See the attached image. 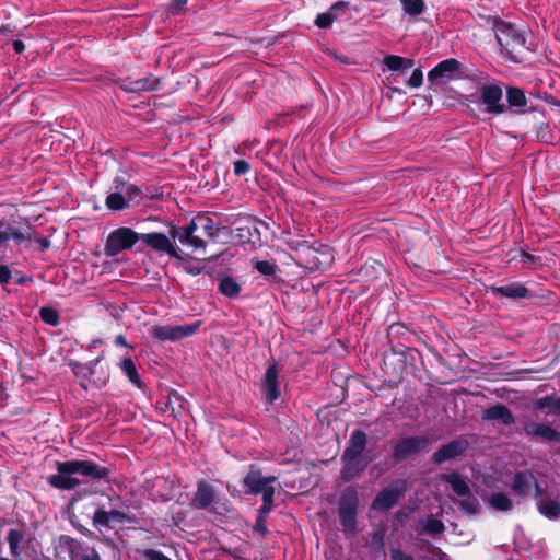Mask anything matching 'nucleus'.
Wrapping results in <instances>:
<instances>
[{"instance_id": "f257e3e1", "label": "nucleus", "mask_w": 560, "mask_h": 560, "mask_svg": "<svg viewBox=\"0 0 560 560\" xmlns=\"http://www.w3.org/2000/svg\"><path fill=\"white\" fill-rule=\"evenodd\" d=\"M139 241L156 253L183 260L179 247L175 246L166 234L161 232L140 234L127 226L117 228L108 234L104 245V254L107 257H115L124 250L131 249Z\"/></svg>"}, {"instance_id": "f03ea898", "label": "nucleus", "mask_w": 560, "mask_h": 560, "mask_svg": "<svg viewBox=\"0 0 560 560\" xmlns=\"http://www.w3.org/2000/svg\"><path fill=\"white\" fill-rule=\"evenodd\" d=\"M56 469L57 474L48 476L47 482L59 490H73L82 483L73 475H80L94 481L109 482L113 472L110 467L90 459L57 462Z\"/></svg>"}, {"instance_id": "7ed1b4c3", "label": "nucleus", "mask_w": 560, "mask_h": 560, "mask_svg": "<svg viewBox=\"0 0 560 560\" xmlns=\"http://www.w3.org/2000/svg\"><path fill=\"white\" fill-rule=\"evenodd\" d=\"M109 509L96 500L90 502L94 510L91 520L92 526L102 532L103 529L118 530L124 525H137L138 517L129 510V506L121 501L120 495H116L115 500L108 497Z\"/></svg>"}, {"instance_id": "20e7f679", "label": "nucleus", "mask_w": 560, "mask_h": 560, "mask_svg": "<svg viewBox=\"0 0 560 560\" xmlns=\"http://www.w3.org/2000/svg\"><path fill=\"white\" fill-rule=\"evenodd\" d=\"M366 445V433L360 429L353 430L340 457V478L343 481L349 482L360 476L373 460V457L365 453Z\"/></svg>"}, {"instance_id": "39448f33", "label": "nucleus", "mask_w": 560, "mask_h": 560, "mask_svg": "<svg viewBox=\"0 0 560 560\" xmlns=\"http://www.w3.org/2000/svg\"><path fill=\"white\" fill-rule=\"evenodd\" d=\"M486 20L494 32L501 49L506 51L510 60L518 62L513 52L521 51V49L525 48V36L520 33L512 23L505 22L498 16H487Z\"/></svg>"}, {"instance_id": "423d86ee", "label": "nucleus", "mask_w": 560, "mask_h": 560, "mask_svg": "<svg viewBox=\"0 0 560 560\" xmlns=\"http://www.w3.org/2000/svg\"><path fill=\"white\" fill-rule=\"evenodd\" d=\"M359 493L353 486L346 487L338 499V516L346 537H353L358 529Z\"/></svg>"}, {"instance_id": "0eeeda50", "label": "nucleus", "mask_w": 560, "mask_h": 560, "mask_svg": "<svg viewBox=\"0 0 560 560\" xmlns=\"http://www.w3.org/2000/svg\"><path fill=\"white\" fill-rule=\"evenodd\" d=\"M442 480L446 481L452 490L463 499L454 500V502L458 505L459 510L467 515H475L480 511V504L478 499L472 494L470 486L466 481V479L457 471H452L450 474H443L441 476Z\"/></svg>"}, {"instance_id": "6e6552de", "label": "nucleus", "mask_w": 560, "mask_h": 560, "mask_svg": "<svg viewBox=\"0 0 560 560\" xmlns=\"http://www.w3.org/2000/svg\"><path fill=\"white\" fill-rule=\"evenodd\" d=\"M393 357H397L399 364L389 362L390 355H384L383 358V370L390 374L393 377L401 380L406 366L417 369L418 363H422L421 352L411 347L410 345L404 346L401 350H397L392 353Z\"/></svg>"}, {"instance_id": "1a4fd4ad", "label": "nucleus", "mask_w": 560, "mask_h": 560, "mask_svg": "<svg viewBox=\"0 0 560 560\" xmlns=\"http://www.w3.org/2000/svg\"><path fill=\"white\" fill-rule=\"evenodd\" d=\"M463 65L455 58H448L440 61L428 72L429 90L438 91L439 86H444L451 81L460 79Z\"/></svg>"}, {"instance_id": "9d476101", "label": "nucleus", "mask_w": 560, "mask_h": 560, "mask_svg": "<svg viewBox=\"0 0 560 560\" xmlns=\"http://www.w3.org/2000/svg\"><path fill=\"white\" fill-rule=\"evenodd\" d=\"M433 442L427 435L405 436L394 445L390 458L394 463H400L420 452H428L429 445Z\"/></svg>"}, {"instance_id": "9b49d317", "label": "nucleus", "mask_w": 560, "mask_h": 560, "mask_svg": "<svg viewBox=\"0 0 560 560\" xmlns=\"http://www.w3.org/2000/svg\"><path fill=\"white\" fill-rule=\"evenodd\" d=\"M521 433L536 443H560V431L548 422L525 420Z\"/></svg>"}, {"instance_id": "f8f14e48", "label": "nucleus", "mask_w": 560, "mask_h": 560, "mask_svg": "<svg viewBox=\"0 0 560 560\" xmlns=\"http://www.w3.org/2000/svg\"><path fill=\"white\" fill-rule=\"evenodd\" d=\"M202 322L196 320L186 325H160L151 329V336L159 341H178L197 334Z\"/></svg>"}, {"instance_id": "ddd939ff", "label": "nucleus", "mask_w": 560, "mask_h": 560, "mask_svg": "<svg viewBox=\"0 0 560 560\" xmlns=\"http://www.w3.org/2000/svg\"><path fill=\"white\" fill-rule=\"evenodd\" d=\"M34 226L28 222L21 223L16 220L8 223L0 222V247L7 245L12 240L16 245L32 242Z\"/></svg>"}, {"instance_id": "4468645a", "label": "nucleus", "mask_w": 560, "mask_h": 560, "mask_svg": "<svg viewBox=\"0 0 560 560\" xmlns=\"http://www.w3.org/2000/svg\"><path fill=\"white\" fill-rule=\"evenodd\" d=\"M479 104L485 105V113L499 116L508 110L506 105L502 102L503 91L499 84H480L478 83Z\"/></svg>"}, {"instance_id": "2eb2a0df", "label": "nucleus", "mask_w": 560, "mask_h": 560, "mask_svg": "<svg viewBox=\"0 0 560 560\" xmlns=\"http://www.w3.org/2000/svg\"><path fill=\"white\" fill-rule=\"evenodd\" d=\"M168 226L167 237L175 246H177L175 240H178L180 244L192 247L194 249L205 250L207 248V241L196 234V230L190 221L184 226H177L173 223Z\"/></svg>"}, {"instance_id": "dca6fc26", "label": "nucleus", "mask_w": 560, "mask_h": 560, "mask_svg": "<svg viewBox=\"0 0 560 560\" xmlns=\"http://www.w3.org/2000/svg\"><path fill=\"white\" fill-rule=\"evenodd\" d=\"M405 492L406 486L404 482H395L385 487L373 499L371 509L378 512H386L398 504Z\"/></svg>"}, {"instance_id": "f3484780", "label": "nucleus", "mask_w": 560, "mask_h": 560, "mask_svg": "<svg viewBox=\"0 0 560 560\" xmlns=\"http://www.w3.org/2000/svg\"><path fill=\"white\" fill-rule=\"evenodd\" d=\"M277 481L276 476H262L261 469L256 464L248 466V471L244 476L242 483L245 494L258 495L266 488L271 487Z\"/></svg>"}, {"instance_id": "a211bd4d", "label": "nucleus", "mask_w": 560, "mask_h": 560, "mask_svg": "<svg viewBox=\"0 0 560 560\" xmlns=\"http://www.w3.org/2000/svg\"><path fill=\"white\" fill-rule=\"evenodd\" d=\"M383 63L388 68V70L396 72L387 77V81L390 84L388 88L395 93L402 94L404 90L398 86H394V84L399 82L400 75H405L406 72L413 67L415 60L398 55H386L383 58Z\"/></svg>"}, {"instance_id": "6ab92c4d", "label": "nucleus", "mask_w": 560, "mask_h": 560, "mask_svg": "<svg viewBox=\"0 0 560 560\" xmlns=\"http://www.w3.org/2000/svg\"><path fill=\"white\" fill-rule=\"evenodd\" d=\"M469 447L466 438L459 436L445 444H442L431 456L430 460L433 465H441L445 462L456 459L465 454Z\"/></svg>"}, {"instance_id": "aec40b11", "label": "nucleus", "mask_w": 560, "mask_h": 560, "mask_svg": "<svg viewBox=\"0 0 560 560\" xmlns=\"http://www.w3.org/2000/svg\"><path fill=\"white\" fill-rule=\"evenodd\" d=\"M489 291L498 299H508L513 302L524 299L530 300L536 296L532 290L518 281L509 282L502 285L493 284L489 287Z\"/></svg>"}, {"instance_id": "412c9836", "label": "nucleus", "mask_w": 560, "mask_h": 560, "mask_svg": "<svg viewBox=\"0 0 560 560\" xmlns=\"http://www.w3.org/2000/svg\"><path fill=\"white\" fill-rule=\"evenodd\" d=\"M114 83L126 93L153 92L162 84L161 79L151 73L137 80L117 78Z\"/></svg>"}, {"instance_id": "4be33fe9", "label": "nucleus", "mask_w": 560, "mask_h": 560, "mask_svg": "<svg viewBox=\"0 0 560 560\" xmlns=\"http://www.w3.org/2000/svg\"><path fill=\"white\" fill-rule=\"evenodd\" d=\"M360 275L365 282L377 289L387 284L386 268L376 259L369 258L360 268Z\"/></svg>"}, {"instance_id": "5701e85b", "label": "nucleus", "mask_w": 560, "mask_h": 560, "mask_svg": "<svg viewBox=\"0 0 560 560\" xmlns=\"http://www.w3.org/2000/svg\"><path fill=\"white\" fill-rule=\"evenodd\" d=\"M386 337L392 353L397 350H401L404 346L411 345L412 342L411 331L400 322L393 323L388 326Z\"/></svg>"}, {"instance_id": "b1692460", "label": "nucleus", "mask_w": 560, "mask_h": 560, "mask_svg": "<svg viewBox=\"0 0 560 560\" xmlns=\"http://www.w3.org/2000/svg\"><path fill=\"white\" fill-rule=\"evenodd\" d=\"M261 388L266 400L270 405L280 397L279 369L277 362L273 361L268 365L262 378Z\"/></svg>"}, {"instance_id": "393cba45", "label": "nucleus", "mask_w": 560, "mask_h": 560, "mask_svg": "<svg viewBox=\"0 0 560 560\" xmlns=\"http://www.w3.org/2000/svg\"><path fill=\"white\" fill-rule=\"evenodd\" d=\"M213 504H218L214 487L206 480L198 481L191 505L198 510H207Z\"/></svg>"}, {"instance_id": "a878e982", "label": "nucleus", "mask_w": 560, "mask_h": 560, "mask_svg": "<svg viewBox=\"0 0 560 560\" xmlns=\"http://www.w3.org/2000/svg\"><path fill=\"white\" fill-rule=\"evenodd\" d=\"M481 419L483 421H499L504 425H511L515 422V418L511 409L500 402L482 410Z\"/></svg>"}, {"instance_id": "bb28decb", "label": "nucleus", "mask_w": 560, "mask_h": 560, "mask_svg": "<svg viewBox=\"0 0 560 560\" xmlns=\"http://www.w3.org/2000/svg\"><path fill=\"white\" fill-rule=\"evenodd\" d=\"M190 222L192 223L196 232L200 231L210 241H217L221 226L219 223H215L212 218L203 213H198L190 220Z\"/></svg>"}, {"instance_id": "cd10ccee", "label": "nucleus", "mask_w": 560, "mask_h": 560, "mask_svg": "<svg viewBox=\"0 0 560 560\" xmlns=\"http://www.w3.org/2000/svg\"><path fill=\"white\" fill-rule=\"evenodd\" d=\"M506 102L508 109H511L513 114H525L528 112V109L524 108L527 105V97L521 88L506 86Z\"/></svg>"}, {"instance_id": "c85d7f7f", "label": "nucleus", "mask_w": 560, "mask_h": 560, "mask_svg": "<svg viewBox=\"0 0 560 560\" xmlns=\"http://www.w3.org/2000/svg\"><path fill=\"white\" fill-rule=\"evenodd\" d=\"M533 483H536V477L534 474L529 470H522L514 475L511 488L516 494L521 497H528Z\"/></svg>"}, {"instance_id": "c756f323", "label": "nucleus", "mask_w": 560, "mask_h": 560, "mask_svg": "<svg viewBox=\"0 0 560 560\" xmlns=\"http://www.w3.org/2000/svg\"><path fill=\"white\" fill-rule=\"evenodd\" d=\"M533 408L541 411L545 416L560 418V396L550 394L539 397L533 401Z\"/></svg>"}, {"instance_id": "7c9ffc66", "label": "nucleus", "mask_w": 560, "mask_h": 560, "mask_svg": "<svg viewBox=\"0 0 560 560\" xmlns=\"http://www.w3.org/2000/svg\"><path fill=\"white\" fill-rule=\"evenodd\" d=\"M25 535L22 529L11 528L7 534V541L9 544V551L13 559L0 557V560H16L22 555Z\"/></svg>"}, {"instance_id": "2f4dec72", "label": "nucleus", "mask_w": 560, "mask_h": 560, "mask_svg": "<svg viewBox=\"0 0 560 560\" xmlns=\"http://www.w3.org/2000/svg\"><path fill=\"white\" fill-rule=\"evenodd\" d=\"M119 366L133 386L139 389H143L145 387L140 374L138 373L137 366L130 357L124 358Z\"/></svg>"}, {"instance_id": "473e14b6", "label": "nucleus", "mask_w": 560, "mask_h": 560, "mask_svg": "<svg viewBox=\"0 0 560 560\" xmlns=\"http://www.w3.org/2000/svg\"><path fill=\"white\" fill-rule=\"evenodd\" d=\"M536 505L538 512L549 520H555L560 515V504L556 500L539 499Z\"/></svg>"}, {"instance_id": "72a5a7b5", "label": "nucleus", "mask_w": 560, "mask_h": 560, "mask_svg": "<svg viewBox=\"0 0 560 560\" xmlns=\"http://www.w3.org/2000/svg\"><path fill=\"white\" fill-rule=\"evenodd\" d=\"M100 362L101 358H95L86 363L74 362L71 363V369L75 376L90 381L94 375L95 369Z\"/></svg>"}, {"instance_id": "f704fd0d", "label": "nucleus", "mask_w": 560, "mask_h": 560, "mask_svg": "<svg viewBox=\"0 0 560 560\" xmlns=\"http://www.w3.org/2000/svg\"><path fill=\"white\" fill-rule=\"evenodd\" d=\"M488 502L492 509L500 512H508L513 508L512 500L504 492L492 493Z\"/></svg>"}, {"instance_id": "c9c22d12", "label": "nucleus", "mask_w": 560, "mask_h": 560, "mask_svg": "<svg viewBox=\"0 0 560 560\" xmlns=\"http://www.w3.org/2000/svg\"><path fill=\"white\" fill-rule=\"evenodd\" d=\"M219 292L226 298L234 299L241 293V285L232 278L224 277L219 283Z\"/></svg>"}, {"instance_id": "e433bc0d", "label": "nucleus", "mask_w": 560, "mask_h": 560, "mask_svg": "<svg viewBox=\"0 0 560 560\" xmlns=\"http://www.w3.org/2000/svg\"><path fill=\"white\" fill-rule=\"evenodd\" d=\"M105 206L112 211H121L129 207L128 200L120 191L110 192L105 199Z\"/></svg>"}, {"instance_id": "4c0bfd02", "label": "nucleus", "mask_w": 560, "mask_h": 560, "mask_svg": "<svg viewBox=\"0 0 560 560\" xmlns=\"http://www.w3.org/2000/svg\"><path fill=\"white\" fill-rule=\"evenodd\" d=\"M402 10L407 15L416 18L425 10L424 0H400Z\"/></svg>"}, {"instance_id": "58836bf2", "label": "nucleus", "mask_w": 560, "mask_h": 560, "mask_svg": "<svg viewBox=\"0 0 560 560\" xmlns=\"http://www.w3.org/2000/svg\"><path fill=\"white\" fill-rule=\"evenodd\" d=\"M255 269L267 277H276L278 272H280L279 266L269 260H256Z\"/></svg>"}, {"instance_id": "ea45409f", "label": "nucleus", "mask_w": 560, "mask_h": 560, "mask_svg": "<svg viewBox=\"0 0 560 560\" xmlns=\"http://www.w3.org/2000/svg\"><path fill=\"white\" fill-rule=\"evenodd\" d=\"M276 489L273 486L266 488L260 494L262 495V503L258 509V512L262 514H269L273 508V498Z\"/></svg>"}, {"instance_id": "a19ab883", "label": "nucleus", "mask_w": 560, "mask_h": 560, "mask_svg": "<svg viewBox=\"0 0 560 560\" xmlns=\"http://www.w3.org/2000/svg\"><path fill=\"white\" fill-rule=\"evenodd\" d=\"M40 319L50 326H57L60 322V315L58 311L50 306H44L39 310Z\"/></svg>"}, {"instance_id": "79ce46f5", "label": "nucleus", "mask_w": 560, "mask_h": 560, "mask_svg": "<svg viewBox=\"0 0 560 560\" xmlns=\"http://www.w3.org/2000/svg\"><path fill=\"white\" fill-rule=\"evenodd\" d=\"M350 8V2L346 0H339L335 3H332L329 9L328 13L330 16H334V22L337 21L340 16L347 13L348 9Z\"/></svg>"}, {"instance_id": "37998d69", "label": "nucleus", "mask_w": 560, "mask_h": 560, "mask_svg": "<svg viewBox=\"0 0 560 560\" xmlns=\"http://www.w3.org/2000/svg\"><path fill=\"white\" fill-rule=\"evenodd\" d=\"M424 530L430 535L436 536L444 533L445 525L441 520L431 517L425 522Z\"/></svg>"}, {"instance_id": "c03bdc74", "label": "nucleus", "mask_w": 560, "mask_h": 560, "mask_svg": "<svg viewBox=\"0 0 560 560\" xmlns=\"http://www.w3.org/2000/svg\"><path fill=\"white\" fill-rule=\"evenodd\" d=\"M126 199L128 203L130 201H135L136 203H140L142 201L143 190L137 185L130 184L126 187Z\"/></svg>"}, {"instance_id": "a18cd8bd", "label": "nucleus", "mask_w": 560, "mask_h": 560, "mask_svg": "<svg viewBox=\"0 0 560 560\" xmlns=\"http://www.w3.org/2000/svg\"><path fill=\"white\" fill-rule=\"evenodd\" d=\"M269 514H262L261 512L257 511V517L256 522L253 526V529L260 534L261 537H267L269 534V530L266 525V521Z\"/></svg>"}, {"instance_id": "49530a36", "label": "nucleus", "mask_w": 560, "mask_h": 560, "mask_svg": "<svg viewBox=\"0 0 560 560\" xmlns=\"http://www.w3.org/2000/svg\"><path fill=\"white\" fill-rule=\"evenodd\" d=\"M314 24L318 28L327 30L331 27L334 24V16H330V14L326 11L323 13L317 14Z\"/></svg>"}, {"instance_id": "de8ad7c7", "label": "nucleus", "mask_w": 560, "mask_h": 560, "mask_svg": "<svg viewBox=\"0 0 560 560\" xmlns=\"http://www.w3.org/2000/svg\"><path fill=\"white\" fill-rule=\"evenodd\" d=\"M423 83V72L420 68L413 69L407 81V85L413 89L420 88Z\"/></svg>"}, {"instance_id": "09e8293b", "label": "nucleus", "mask_w": 560, "mask_h": 560, "mask_svg": "<svg viewBox=\"0 0 560 560\" xmlns=\"http://www.w3.org/2000/svg\"><path fill=\"white\" fill-rule=\"evenodd\" d=\"M163 195L162 187L158 186H147L143 190V196L151 200H161Z\"/></svg>"}, {"instance_id": "8fccbe9b", "label": "nucleus", "mask_w": 560, "mask_h": 560, "mask_svg": "<svg viewBox=\"0 0 560 560\" xmlns=\"http://www.w3.org/2000/svg\"><path fill=\"white\" fill-rule=\"evenodd\" d=\"M142 556L145 560H171L162 551L156 549H144Z\"/></svg>"}, {"instance_id": "3c124183", "label": "nucleus", "mask_w": 560, "mask_h": 560, "mask_svg": "<svg viewBox=\"0 0 560 560\" xmlns=\"http://www.w3.org/2000/svg\"><path fill=\"white\" fill-rule=\"evenodd\" d=\"M234 174L236 176L245 175L250 171V164L245 160H236L233 163Z\"/></svg>"}, {"instance_id": "603ef678", "label": "nucleus", "mask_w": 560, "mask_h": 560, "mask_svg": "<svg viewBox=\"0 0 560 560\" xmlns=\"http://www.w3.org/2000/svg\"><path fill=\"white\" fill-rule=\"evenodd\" d=\"M78 560H102L100 553L95 548L86 547L78 556Z\"/></svg>"}, {"instance_id": "864d4df0", "label": "nucleus", "mask_w": 560, "mask_h": 560, "mask_svg": "<svg viewBox=\"0 0 560 560\" xmlns=\"http://www.w3.org/2000/svg\"><path fill=\"white\" fill-rule=\"evenodd\" d=\"M390 559L392 560H415V558L411 555H408L398 548L390 549Z\"/></svg>"}, {"instance_id": "5fc2aeb1", "label": "nucleus", "mask_w": 560, "mask_h": 560, "mask_svg": "<svg viewBox=\"0 0 560 560\" xmlns=\"http://www.w3.org/2000/svg\"><path fill=\"white\" fill-rule=\"evenodd\" d=\"M12 272L7 265H0V284L4 285L10 282Z\"/></svg>"}, {"instance_id": "6e6d98bb", "label": "nucleus", "mask_w": 560, "mask_h": 560, "mask_svg": "<svg viewBox=\"0 0 560 560\" xmlns=\"http://www.w3.org/2000/svg\"><path fill=\"white\" fill-rule=\"evenodd\" d=\"M36 234V230L34 229L32 241L36 242L39 245L40 252L47 250L51 245L49 237H37Z\"/></svg>"}, {"instance_id": "4d7b16f0", "label": "nucleus", "mask_w": 560, "mask_h": 560, "mask_svg": "<svg viewBox=\"0 0 560 560\" xmlns=\"http://www.w3.org/2000/svg\"><path fill=\"white\" fill-rule=\"evenodd\" d=\"M183 269L188 273V275H191V276H198L200 273L203 272L205 270V267L203 266H199V265H190V264H184L183 265Z\"/></svg>"}, {"instance_id": "13d9d810", "label": "nucleus", "mask_w": 560, "mask_h": 560, "mask_svg": "<svg viewBox=\"0 0 560 560\" xmlns=\"http://www.w3.org/2000/svg\"><path fill=\"white\" fill-rule=\"evenodd\" d=\"M113 188L115 189V191H120L125 188V185H126V180H125V177L121 176V175H116L114 178H113Z\"/></svg>"}, {"instance_id": "bf43d9fd", "label": "nucleus", "mask_w": 560, "mask_h": 560, "mask_svg": "<svg viewBox=\"0 0 560 560\" xmlns=\"http://www.w3.org/2000/svg\"><path fill=\"white\" fill-rule=\"evenodd\" d=\"M187 2L188 0H172L170 4V11L175 13L179 11Z\"/></svg>"}, {"instance_id": "052dcab7", "label": "nucleus", "mask_w": 560, "mask_h": 560, "mask_svg": "<svg viewBox=\"0 0 560 560\" xmlns=\"http://www.w3.org/2000/svg\"><path fill=\"white\" fill-rule=\"evenodd\" d=\"M172 398L178 399L179 395L175 390L170 392V394L167 395L163 410H167V409L174 410V408L172 407Z\"/></svg>"}, {"instance_id": "680f3d73", "label": "nucleus", "mask_w": 560, "mask_h": 560, "mask_svg": "<svg viewBox=\"0 0 560 560\" xmlns=\"http://www.w3.org/2000/svg\"><path fill=\"white\" fill-rule=\"evenodd\" d=\"M12 47H13V50L19 55H21L25 51V44L20 39L13 40Z\"/></svg>"}, {"instance_id": "e2e57ef3", "label": "nucleus", "mask_w": 560, "mask_h": 560, "mask_svg": "<svg viewBox=\"0 0 560 560\" xmlns=\"http://www.w3.org/2000/svg\"><path fill=\"white\" fill-rule=\"evenodd\" d=\"M521 257H522V261H524V262L535 264L537 261L536 256H534L527 252H524V250L521 252Z\"/></svg>"}, {"instance_id": "0e129e2a", "label": "nucleus", "mask_w": 560, "mask_h": 560, "mask_svg": "<svg viewBox=\"0 0 560 560\" xmlns=\"http://www.w3.org/2000/svg\"><path fill=\"white\" fill-rule=\"evenodd\" d=\"M114 343L116 346H121V347H130V345L127 342V339L124 335H117L114 339Z\"/></svg>"}, {"instance_id": "69168bd1", "label": "nucleus", "mask_w": 560, "mask_h": 560, "mask_svg": "<svg viewBox=\"0 0 560 560\" xmlns=\"http://www.w3.org/2000/svg\"><path fill=\"white\" fill-rule=\"evenodd\" d=\"M533 487H534V489H535V494H534L535 499H537V501H538L539 499H544V498H542L544 489L540 487V485H539V482H538V480H537V479H536V483H533Z\"/></svg>"}, {"instance_id": "338daca9", "label": "nucleus", "mask_w": 560, "mask_h": 560, "mask_svg": "<svg viewBox=\"0 0 560 560\" xmlns=\"http://www.w3.org/2000/svg\"><path fill=\"white\" fill-rule=\"evenodd\" d=\"M85 493L81 492V491H77L75 493L72 494L71 499H70V504L73 505L74 503L81 501L83 498H84Z\"/></svg>"}, {"instance_id": "774afa93", "label": "nucleus", "mask_w": 560, "mask_h": 560, "mask_svg": "<svg viewBox=\"0 0 560 560\" xmlns=\"http://www.w3.org/2000/svg\"><path fill=\"white\" fill-rule=\"evenodd\" d=\"M470 101V96L469 95H464L462 94L459 97H458V102L460 105H468V102Z\"/></svg>"}]
</instances>
